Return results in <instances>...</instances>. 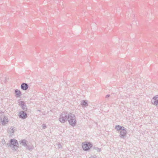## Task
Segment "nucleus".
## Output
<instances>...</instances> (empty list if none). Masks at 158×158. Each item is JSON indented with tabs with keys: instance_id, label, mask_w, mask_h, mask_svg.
I'll list each match as a JSON object with an SVG mask.
<instances>
[{
	"instance_id": "9",
	"label": "nucleus",
	"mask_w": 158,
	"mask_h": 158,
	"mask_svg": "<svg viewBox=\"0 0 158 158\" xmlns=\"http://www.w3.org/2000/svg\"><path fill=\"white\" fill-rule=\"evenodd\" d=\"M19 116L20 118L24 119L27 117V115L24 111H21L19 112Z\"/></svg>"
},
{
	"instance_id": "1",
	"label": "nucleus",
	"mask_w": 158,
	"mask_h": 158,
	"mask_svg": "<svg viewBox=\"0 0 158 158\" xmlns=\"http://www.w3.org/2000/svg\"><path fill=\"white\" fill-rule=\"evenodd\" d=\"M68 116L67 121L69 124L72 127L75 126L77 124V120L75 115L71 113H69Z\"/></svg>"
},
{
	"instance_id": "15",
	"label": "nucleus",
	"mask_w": 158,
	"mask_h": 158,
	"mask_svg": "<svg viewBox=\"0 0 158 158\" xmlns=\"http://www.w3.org/2000/svg\"><path fill=\"white\" fill-rule=\"evenodd\" d=\"M14 131V130L12 128H10V129H9L8 130V133H10V134L13 133Z\"/></svg>"
},
{
	"instance_id": "11",
	"label": "nucleus",
	"mask_w": 158,
	"mask_h": 158,
	"mask_svg": "<svg viewBox=\"0 0 158 158\" xmlns=\"http://www.w3.org/2000/svg\"><path fill=\"white\" fill-rule=\"evenodd\" d=\"M15 96L17 97H20L21 95V92L18 89H16L15 90Z\"/></svg>"
},
{
	"instance_id": "20",
	"label": "nucleus",
	"mask_w": 158,
	"mask_h": 158,
	"mask_svg": "<svg viewBox=\"0 0 158 158\" xmlns=\"http://www.w3.org/2000/svg\"><path fill=\"white\" fill-rule=\"evenodd\" d=\"M110 96V95L109 94H108V95H107L106 96V98H108Z\"/></svg>"
},
{
	"instance_id": "2",
	"label": "nucleus",
	"mask_w": 158,
	"mask_h": 158,
	"mask_svg": "<svg viewBox=\"0 0 158 158\" xmlns=\"http://www.w3.org/2000/svg\"><path fill=\"white\" fill-rule=\"evenodd\" d=\"M19 144L17 141L15 139H11L10 140L9 146L13 151L17 150Z\"/></svg>"
},
{
	"instance_id": "8",
	"label": "nucleus",
	"mask_w": 158,
	"mask_h": 158,
	"mask_svg": "<svg viewBox=\"0 0 158 158\" xmlns=\"http://www.w3.org/2000/svg\"><path fill=\"white\" fill-rule=\"evenodd\" d=\"M18 102L19 105L21 107V108L23 110L25 111L27 110V109L26 107V105L24 102L19 101Z\"/></svg>"
},
{
	"instance_id": "5",
	"label": "nucleus",
	"mask_w": 158,
	"mask_h": 158,
	"mask_svg": "<svg viewBox=\"0 0 158 158\" xmlns=\"http://www.w3.org/2000/svg\"><path fill=\"white\" fill-rule=\"evenodd\" d=\"M151 102L153 104L156 106H158V95L153 97L151 100Z\"/></svg>"
},
{
	"instance_id": "12",
	"label": "nucleus",
	"mask_w": 158,
	"mask_h": 158,
	"mask_svg": "<svg viewBox=\"0 0 158 158\" xmlns=\"http://www.w3.org/2000/svg\"><path fill=\"white\" fill-rule=\"evenodd\" d=\"M27 141L25 139H23L19 141L20 143L25 147L27 146Z\"/></svg>"
},
{
	"instance_id": "16",
	"label": "nucleus",
	"mask_w": 158,
	"mask_h": 158,
	"mask_svg": "<svg viewBox=\"0 0 158 158\" xmlns=\"http://www.w3.org/2000/svg\"><path fill=\"white\" fill-rule=\"evenodd\" d=\"M26 149H28L29 150H30L31 149H32V147H30L29 146H28L27 145V146L25 147Z\"/></svg>"
},
{
	"instance_id": "19",
	"label": "nucleus",
	"mask_w": 158,
	"mask_h": 158,
	"mask_svg": "<svg viewBox=\"0 0 158 158\" xmlns=\"http://www.w3.org/2000/svg\"><path fill=\"white\" fill-rule=\"evenodd\" d=\"M46 128V126L45 124H43L42 125V128L44 129Z\"/></svg>"
},
{
	"instance_id": "17",
	"label": "nucleus",
	"mask_w": 158,
	"mask_h": 158,
	"mask_svg": "<svg viewBox=\"0 0 158 158\" xmlns=\"http://www.w3.org/2000/svg\"><path fill=\"white\" fill-rule=\"evenodd\" d=\"M95 149L96 150L97 152H100L101 150V149L99 148H95Z\"/></svg>"
},
{
	"instance_id": "14",
	"label": "nucleus",
	"mask_w": 158,
	"mask_h": 158,
	"mask_svg": "<svg viewBox=\"0 0 158 158\" xmlns=\"http://www.w3.org/2000/svg\"><path fill=\"white\" fill-rule=\"evenodd\" d=\"M124 128V127H122L119 125H117L115 127V129L117 131L120 130V131H121V130H122Z\"/></svg>"
},
{
	"instance_id": "10",
	"label": "nucleus",
	"mask_w": 158,
	"mask_h": 158,
	"mask_svg": "<svg viewBox=\"0 0 158 158\" xmlns=\"http://www.w3.org/2000/svg\"><path fill=\"white\" fill-rule=\"evenodd\" d=\"M21 87L23 90H26L28 88L29 86L27 83H23L21 85Z\"/></svg>"
},
{
	"instance_id": "13",
	"label": "nucleus",
	"mask_w": 158,
	"mask_h": 158,
	"mask_svg": "<svg viewBox=\"0 0 158 158\" xmlns=\"http://www.w3.org/2000/svg\"><path fill=\"white\" fill-rule=\"evenodd\" d=\"M81 105L83 107H85L88 106L87 102L85 100H82L81 102Z\"/></svg>"
},
{
	"instance_id": "3",
	"label": "nucleus",
	"mask_w": 158,
	"mask_h": 158,
	"mask_svg": "<svg viewBox=\"0 0 158 158\" xmlns=\"http://www.w3.org/2000/svg\"><path fill=\"white\" fill-rule=\"evenodd\" d=\"M69 113L66 112H63L60 115L59 118V121L62 123L66 122L68 120V115H69Z\"/></svg>"
},
{
	"instance_id": "6",
	"label": "nucleus",
	"mask_w": 158,
	"mask_h": 158,
	"mask_svg": "<svg viewBox=\"0 0 158 158\" xmlns=\"http://www.w3.org/2000/svg\"><path fill=\"white\" fill-rule=\"evenodd\" d=\"M82 147L84 150L87 151L91 147V144L87 142L86 143H82Z\"/></svg>"
},
{
	"instance_id": "7",
	"label": "nucleus",
	"mask_w": 158,
	"mask_h": 158,
	"mask_svg": "<svg viewBox=\"0 0 158 158\" xmlns=\"http://www.w3.org/2000/svg\"><path fill=\"white\" fill-rule=\"evenodd\" d=\"M127 134V131L125 129V128L123 129L122 130H121L120 131V134L119 135V137L122 138L124 139L126 137V136Z\"/></svg>"
},
{
	"instance_id": "4",
	"label": "nucleus",
	"mask_w": 158,
	"mask_h": 158,
	"mask_svg": "<svg viewBox=\"0 0 158 158\" xmlns=\"http://www.w3.org/2000/svg\"><path fill=\"white\" fill-rule=\"evenodd\" d=\"M8 122V119L4 116L0 117V123L2 125H5Z\"/></svg>"
},
{
	"instance_id": "21",
	"label": "nucleus",
	"mask_w": 158,
	"mask_h": 158,
	"mask_svg": "<svg viewBox=\"0 0 158 158\" xmlns=\"http://www.w3.org/2000/svg\"><path fill=\"white\" fill-rule=\"evenodd\" d=\"M90 158H94L93 156H91V157Z\"/></svg>"
},
{
	"instance_id": "18",
	"label": "nucleus",
	"mask_w": 158,
	"mask_h": 158,
	"mask_svg": "<svg viewBox=\"0 0 158 158\" xmlns=\"http://www.w3.org/2000/svg\"><path fill=\"white\" fill-rule=\"evenodd\" d=\"M62 146L60 143H58V148H61Z\"/></svg>"
}]
</instances>
